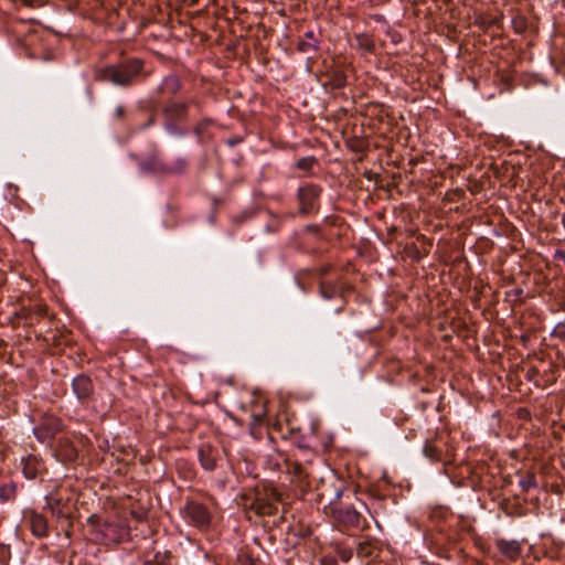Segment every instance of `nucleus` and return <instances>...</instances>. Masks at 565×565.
<instances>
[{"label": "nucleus", "instance_id": "f257e3e1", "mask_svg": "<svg viewBox=\"0 0 565 565\" xmlns=\"http://www.w3.org/2000/svg\"><path fill=\"white\" fill-rule=\"evenodd\" d=\"M143 61L137 57L127 58L120 63L99 68L95 73L98 82H108L117 86H130L142 72Z\"/></svg>", "mask_w": 565, "mask_h": 565}, {"label": "nucleus", "instance_id": "f03ea898", "mask_svg": "<svg viewBox=\"0 0 565 565\" xmlns=\"http://www.w3.org/2000/svg\"><path fill=\"white\" fill-rule=\"evenodd\" d=\"M177 76L164 77L157 90L156 103L162 111L166 129L174 134L177 131Z\"/></svg>", "mask_w": 565, "mask_h": 565}, {"label": "nucleus", "instance_id": "7ed1b4c3", "mask_svg": "<svg viewBox=\"0 0 565 565\" xmlns=\"http://www.w3.org/2000/svg\"><path fill=\"white\" fill-rule=\"evenodd\" d=\"M45 509L57 520H68L73 514L71 492L67 489L55 488L45 495Z\"/></svg>", "mask_w": 565, "mask_h": 565}, {"label": "nucleus", "instance_id": "20e7f679", "mask_svg": "<svg viewBox=\"0 0 565 565\" xmlns=\"http://www.w3.org/2000/svg\"><path fill=\"white\" fill-rule=\"evenodd\" d=\"M342 495L341 490L335 491L334 500L330 502V515L339 525L344 527L359 526L361 513L352 505H342L339 500Z\"/></svg>", "mask_w": 565, "mask_h": 565}, {"label": "nucleus", "instance_id": "39448f33", "mask_svg": "<svg viewBox=\"0 0 565 565\" xmlns=\"http://www.w3.org/2000/svg\"><path fill=\"white\" fill-rule=\"evenodd\" d=\"M322 189L317 184H306L300 186L297 191V198L299 202V213L310 214L319 211V199Z\"/></svg>", "mask_w": 565, "mask_h": 565}, {"label": "nucleus", "instance_id": "423d86ee", "mask_svg": "<svg viewBox=\"0 0 565 565\" xmlns=\"http://www.w3.org/2000/svg\"><path fill=\"white\" fill-rule=\"evenodd\" d=\"M62 420L55 415L45 414L40 423L33 428L35 438L41 443L51 441L62 430Z\"/></svg>", "mask_w": 565, "mask_h": 565}, {"label": "nucleus", "instance_id": "0eeeda50", "mask_svg": "<svg viewBox=\"0 0 565 565\" xmlns=\"http://www.w3.org/2000/svg\"><path fill=\"white\" fill-rule=\"evenodd\" d=\"M139 169L142 173L164 175L171 173L173 170L162 159L157 150L150 151L145 158L139 161Z\"/></svg>", "mask_w": 565, "mask_h": 565}, {"label": "nucleus", "instance_id": "6e6552de", "mask_svg": "<svg viewBox=\"0 0 565 565\" xmlns=\"http://www.w3.org/2000/svg\"><path fill=\"white\" fill-rule=\"evenodd\" d=\"M285 472L292 477L295 482L302 491L310 486V473L299 458H287Z\"/></svg>", "mask_w": 565, "mask_h": 565}, {"label": "nucleus", "instance_id": "1a4fd4ad", "mask_svg": "<svg viewBox=\"0 0 565 565\" xmlns=\"http://www.w3.org/2000/svg\"><path fill=\"white\" fill-rule=\"evenodd\" d=\"M182 513L184 519L196 526L205 525L210 520V513L206 508L201 502L194 500L186 501Z\"/></svg>", "mask_w": 565, "mask_h": 565}, {"label": "nucleus", "instance_id": "9d476101", "mask_svg": "<svg viewBox=\"0 0 565 565\" xmlns=\"http://www.w3.org/2000/svg\"><path fill=\"white\" fill-rule=\"evenodd\" d=\"M72 390L79 403H87L94 394V384L87 374H78L72 381Z\"/></svg>", "mask_w": 565, "mask_h": 565}, {"label": "nucleus", "instance_id": "9b49d317", "mask_svg": "<svg viewBox=\"0 0 565 565\" xmlns=\"http://www.w3.org/2000/svg\"><path fill=\"white\" fill-rule=\"evenodd\" d=\"M280 498V494L273 490L268 498L257 497L250 504V509L258 515H273L277 511L275 502Z\"/></svg>", "mask_w": 565, "mask_h": 565}, {"label": "nucleus", "instance_id": "f8f14e48", "mask_svg": "<svg viewBox=\"0 0 565 565\" xmlns=\"http://www.w3.org/2000/svg\"><path fill=\"white\" fill-rule=\"evenodd\" d=\"M22 472L26 479H36L43 471H45V465L41 458L35 455H29L21 459Z\"/></svg>", "mask_w": 565, "mask_h": 565}, {"label": "nucleus", "instance_id": "ddd939ff", "mask_svg": "<svg viewBox=\"0 0 565 565\" xmlns=\"http://www.w3.org/2000/svg\"><path fill=\"white\" fill-rule=\"evenodd\" d=\"M55 456L64 463H73L78 457V451L73 441L67 438H60L55 448Z\"/></svg>", "mask_w": 565, "mask_h": 565}, {"label": "nucleus", "instance_id": "4468645a", "mask_svg": "<svg viewBox=\"0 0 565 565\" xmlns=\"http://www.w3.org/2000/svg\"><path fill=\"white\" fill-rule=\"evenodd\" d=\"M217 454V449L209 444H203L199 447V460L205 470H213L215 468Z\"/></svg>", "mask_w": 565, "mask_h": 565}, {"label": "nucleus", "instance_id": "2eb2a0df", "mask_svg": "<svg viewBox=\"0 0 565 565\" xmlns=\"http://www.w3.org/2000/svg\"><path fill=\"white\" fill-rule=\"evenodd\" d=\"M495 545L500 553L511 561L518 559L522 552L520 542L515 540L507 541L500 539L497 541Z\"/></svg>", "mask_w": 565, "mask_h": 565}, {"label": "nucleus", "instance_id": "dca6fc26", "mask_svg": "<svg viewBox=\"0 0 565 565\" xmlns=\"http://www.w3.org/2000/svg\"><path fill=\"white\" fill-rule=\"evenodd\" d=\"M30 525L32 533L38 537L47 535V521L41 513L32 511L30 513Z\"/></svg>", "mask_w": 565, "mask_h": 565}, {"label": "nucleus", "instance_id": "f3484780", "mask_svg": "<svg viewBox=\"0 0 565 565\" xmlns=\"http://www.w3.org/2000/svg\"><path fill=\"white\" fill-rule=\"evenodd\" d=\"M287 458L288 456L275 450L267 455L266 467L273 471H285Z\"/></svg>", "mask_w": 565, "mask_h": 565}, {"label": "nucleus", "instance_id": "a211bd4d", "mask_svg": "<svg viewBox=\"0 0 565 565\" xmlns=\"http://www.w3.org/2000/svg\"><path fill=\"white\" fill-rule=\"evenodd\" d=\"M305 38L307 41H300L298 43V50L302 53L317 52L319 50V41L315 38V32L307 31Z\"/></svg>", "mask_w": 565, "mask_h": 565}, {"label": "nucleus", "instance_id": "6ab92c4d", "mask_svg": "<svg viewBox=\"0 0 565 565\" xmlns=\"http://www.w3.org/2000/svg\"><path fill=\"white\" fill-rule=\"evenodd\" d=\"M34 317L44 318L49 317V307L45 303H38L33 307L32 311H29L28 313H23L22 318L25 321H30L32 323ZM55 316H50V319H54Z\"/></svg>", "mask_w": 565, "mask_h": 565}, {"label": "nucleus", "instance_id": "aec40b11", "mask_svg": "<svg viewBox=\"0 0 565 565\" xmlns=\"http://www.w3.org/2000/svg\"><path fill=\"white\" fill-rule=\"evenodd\" d=\"M347 85V75L344 72L338 70L333 71L330 74V79L324 84L326 87H330L331 89H340Z\"/></svg>", "mask_w": 565, "mask_h": 565}, {"label": "nucleus", "instance_id": "412c9836", "mask_svg": "<svg viewBox=\"0 0 565 565\" xmlns=\"http://www.w3.org/2000/svg\"><path fill=\"white\" fill-rule=\"evenodd\" d=\"M356 45L360 50L372 53L375 49L374 41L371 35L365 33H360L355 35Z\"/></svg>", "mask_w": 565, "mask_h": 565}, {"label": "nucleus", "instance_id": "4be33fe9", "mask_svg": "<svg viewBox=\"0 0 565 565\" xmlns=\"http://www.w3.org/2000/svg\"><path fill=\"white\" fill-rule=\"evenodd\" d=\"M423 454L426 458H428L431 461H439L440 460V450L430 441H426L423 448Z\"/></svg>", "mask_w": 565, "mask_h": 565}, {"label": "nucleus", "instance_id": "5701e85b", "mask_svg": "<svg viewBox=\"0 0 565 565\" xmlns=\"http://www.w3.org/2000/svg\"><path fill=\"white\" fill-rule=\"evenodd\" d=\"M519 484L524 492L537 488L535 475L532 471L526 472V475L520 479Z\"/></svg>", "mask_w": 565, "mask_h": 565}, {"label": "nucleus", "instance_id": "b1692460", "mask_svg": "<svg viewBox=\"0 0 565 565\" xmlns=\"http://www.w3.org/2000/svg\"><path fill=\"white\" fill-rule=\"evenodd\" d=\"M373 550H374V544L369 540L359 542L358 546H356V553L361 557L371 556L373 553Z\"/></svg>", "mask_w": 565, "mask_h": 565}, {"label": "nucleus", "instance_id": "393cba45", "mask_svg": "<svg viewBox=\"0 0 565 565\" xmlns=\"http://www.w3.org/2000/svg\"><path fill=\"white\" fill-rule=\"evenodd\" d=\"M315 457L313 450L308 447L300 446L298 448V454L294 456V458H299V460L306 466L307 463H311L312 458Z\"/></svg>", "mask_w": 565, "mask_h": 565}, {"label": "nucleus", "instance_id": "a878e982", "mask_svg": "<svg viewBox=\"0 0 565 565\" xmlns=\"http://www.w3.org/2000/svg\"><path fill=\"white\" fill-rule=\"evenodd\" d=\"M320 294L326 299H331L338 294V288L331 282L323 281L320 285Z\"/></svg>", "mask_w": 565, "mask_h": 565}, {"label": "nucleus", "instance_id": "bb28decb", "mask_svg": "<svg viewBox=\"0 0 565 565\" xmlns=\"http://www.w3.org/2000/svg\"><path fill=\"white\" fill-rule=\"evenodd\" d=\"M170 554H160L159 552L154 554L153 559H147L142 565H168V559H170Z\"/></svg>", "mask_w": 565, "mask_h": 565}, {"label": "nucleus", "instance_id": "cd10ccee", "mask_svg": "<svg viewBox=\"0 0 565 565\" xmlns=\"http://www.w3.org/2000/svg\"><path fill=\"white\" fill-rule=\"evenodd\" d=\"M238 565H258V559L253 557L249 553L242 551L237 555Z\"/></svg>", "mask_w": 565, "mask_h": 565}, {"label": "nucleus", "instance_id": "c85d7f7f", "mask_svg": "<svg viewBox=\"0 0 565 565\" xmlns=\"http://www.w3.org/2000/svg\"><path fill=\"white\" fill-rule=\"evenodd\" d=\"M265 416H266V409H265V406L262 405L260 407H258V409L253 411L250 413V418H252L250 424L253 426L260 425L263 423V419Z\"/></svg>", "mask_w": 565, "mask_h": 565}, {"label": "nucleus", "instance_id": "c756f323", "mask_svg": "<svg viewBox=\"0 0 565 565\" xmlns=\"http://www.w3.org/2000/svg\"><path fill=\"white\" fill-rule=\"evenodd\" d=\"M15 486L14 484H3L0 487V499L3 501H8L14 497Z\"/></svg>", "mask_w": 565, "mask_h": 565}, {"label": "nucleus", "instance_id": "7c9ffc66", "mask_svg": "<svg viewBox=\"0 0 565 565\" xmlns=\"http://www.w3.org/2000/svg\"><path fill=\"white\" fill-rule=\"evenodd\" d=\"M315 163H316V159L313 157H305V158H300L296 162V167L300 170L309 171V170H311V168L313 167Z\"/></svg>", "mask_w": 565, "mask_h": 565}, {"label": "nucleus", "instance_id": "2f4dec72", "mask_svg": "<svg viewBox=\"0 0 565 565\" xmlns=\"http://www.w3.org/2000/svg\"><path fill=\"white\" fill-rule=\"evenodd\" d=\"M156 36L168 41L173 38V28L171 25L162 26L161 31L159 33H157Z\"/></svg>", "mask_w": 565, "mask_h": 565}, {"label": "nucleus", "instance_id": "473e14b6", "mask_svg": "<svg viewBox=\"0 0 565 565\" xmlns=\"http://www.w3.org/2000/svg\"><path fill=\"white\" fill-rule=\"evenodd\" d=\"M10 547L4 544H0V562L6 563L10 558Z\"/></svg>", "mask_w": 565, "mask_h": 565}, {"label": "nucleus", "instance_id": "72a5a7b5", "mask_svg": "<svg viewBox=\"0 0 565 565\" xmlns=\"http://www.w3.org/2000/svg\"><path fill=\"white\" fill-rule=\"evenodd\" d=\"M124 114H125V108L122 106H117L115 109V116L118 119H121L124 117Z\"/></svg>", "mask_w": 565, "mask_h": 565}, {"label": "nucleus", "instance_id": "f704fd0d", "mask_svg": "<svg viewBox=\"0 0 565 565\" xmlns=\"http://www.w3.org/2000/svg\"><path fill=\"white\" fill-rule=\"evenodd\" d=\"M554 257H555V258H557V259H562V260H564V262H565V250H563V249H557V250L555 252Z\"/></svg>", "mask_w": 565, "mask_h": 565}, {"label": "nucleus", "instance_id": "c9c22d12", "mask_svg": "<svg viewBox=\"0 0 565 565\" xmlns=\"http://www.w3.org/2000/svg\"><path fill=\"white\" fill-rule=\"evenodd\" d=\"M131 514L137 519V520H141L143 516H145V513H138L136 511H132Z\"/></svg>", "mask_w": 565, "mask_h": 565}, {"label": "nucleus", "instance_id": "e433bc0d", "mask_svg": "<svg viewBox=\"0 0 565 565\" xmlns=\"http://www.w3.org/2000/svg\"><path fill=\"white\" fill-rule=\"evenodd\" d=\"M180 2L191 6V4L196 3V2H198V0H179V3H180Z\"/></svg>", "mask_w": 565, "mask_h": 565}, {"label": "nucleus", "instance_id": "4c0bfd02", "mask_svg": "<svg viewBox=\"0 0 565 565\" xmlns=\"http://www.w3.org/2000/svg\"><path fill=\"white\" fill-rule=\"evenodd\" d=\"M317 230H318L317 225H308L307 226V231H317Z\"/></svg>", "mask_w": 565, "mask_h": 565}, {"label": "nucleus", "instance_id": "58836bf2", "mask_svg": "<svg viewBox=\"0 0 565 565\" xmlns=\"http://www.w3.org/2000/svg\"><path fill=\"white\" fill-rule=\"evenodd\" d=\"M562 224L565 227V213L562 215Z\"/></svg>", "mask_w": 565, "mask_h": 565}, {"label": "nucleus", "instance_id": "ea45409f", "mask_svg": "<svg viewBox=\"0 0 565 565\" xmlns=\"http://www.w3.org/2000/svg\"><path fill=\"white\" fill-rule=\"evenodd\" d=\"M341 557H342V559H343V561H348V558H349V557L347 556V554H343Z\"/></svg>", "mask_w": 565, "mask_h": 565}, {"label": "nucleus", "instance_id": "a19ab883", "mask_svg": "<svg viewBox=\"0 0 565 565\" xmlns=\"http://www.w3.org/2000/svg\"><path fill=\"white\" fill-rule=\"evenodd\" d=\"M236 142H237V141L232 140V141H230V145H232V146H233V145H235Z\"/></svg>", "mask_w": 565, "mask_h": 565}, {"label": "nucleus", "instance_id": "79ce46f5", "mask_svg": "<svg viewBox=\"0 0 565 565\" xmlns=\"http://www.w3.org/2000/svg\"><path fill=\"white\" fill-rule=\"evenodd\" d=\"M323 565H331V564H327V561H323Z\"/></svg>", "mask_w": 565, "mask_h": 565}, {"label": "nucleus", "instance_id": "37998d69", "mask_svg": "<svg viewBox=\"0 0 565 565\" xmlns=\"http://www.w3.org/2000/svg\"><path fill=\"white\" fill-rule=\"evenodd\" d=\"M323 565H331V564H327V561H323Z\"/></svg>", "mask_w": 565, "mask_h": 565}]
</instances>
